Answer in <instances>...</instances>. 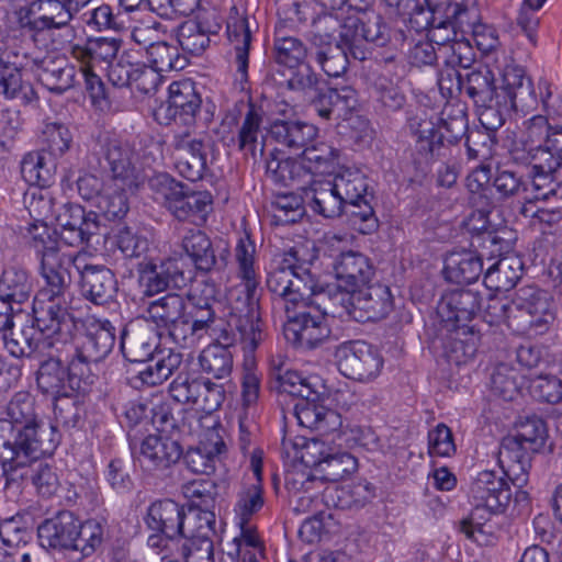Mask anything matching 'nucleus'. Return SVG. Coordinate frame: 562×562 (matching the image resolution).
Wrapping results in <instances>:
<instances>
[{
	"label": "nucleus",
	"mask_w": 562,
	"mask_h": 562,
	"mask_svg": "<svg viewBox=\"0 0 562 562\" xmlns=\"http://www.w3.org/2000/svg\"><path fill=\"white\" fill-rule=\"evenodd\" d=\"M56 448L53 447L50 450H43L38 453H27L25 459L20 458L22 451H15L12 456H8V460L0 458V484L5 502L16 504L29 480L32 481L42 497L49 498L58 492L60 482L56 470L49 463L41 460L45 456H50Z\"/></svg>",
	"instance_id": "0eeeda50"
},
{
	"label": "nucleus",
	"mask_w": 562,
	"mask_h": 562,
	"mask_svg": "<svg viewBox=\"0 0 562 562\" xmlns=\"http://www.w3.org/2000/svg\"><path fill=\"white\" fill-rule=\"evenodd\" d=\"M211 33L216 31L206 29L201 21L189 20L179 26L177 40L184 52L200 55L210 45Z\"/></svg>",
	"instance_id": "bf43d9fd"
},
{
	"label": "nucleus",
	"mask_w": 562,
	"mask_h": 562,
	"mask_svg": "<svg viewBox=\"0 0 562 562\" xmlns=\"http://www.w3.org/2000/svg\"><path fill=\"white\" fill-rule=\"evenodd\" d=\"M481 307V296L472 290H456L445 294L437 307L443 327L469 325Z\"/></svg>",
	"instance_id": "a878e982"
},
{
	"label": "nucleus",
	"mask_w": 562,
	"mask_h": 562,
	"mask_svg": "<svg viewBox=\"0 0 562 562\" xmlns=\"http://www.w3.org/2000/svg\"><path fill=\"white\" fill-rule=\"evenodd\" d=\"M517 379L518 373L514 368L507 364H499L491 374V392L504 401H513L520 391Z\"/></svg>",
	"instance_id": "338daca9"
},
{
	"label": "nucleus",
	"mask_w": 562,
	"mask_h": 562,
	"mask_svg": "<svg viewBox=\"0 0 562 562\" xmlns=\"http://www.w3.org/2000/svg\"><path fill=\"white\" fill-rule=\"evenodd\" d=\"M363 23L362 11L349 13L342 18L339 33L338 43L344 45L349 54L358 60L367 59V49L361 36Z\"/></svg>",
	"instance_id": "603ef678"
},
{
	"label": "nucleus",
	"mask_w": 562,
	"mask_h": 562,
	"mask_svg": "<svg viewBox=\"0 0 562 562\" xmlns=\"http://www.w3.org/2000/svg\"><path fill=\"white\" fill-rule=\"evenodd\" d=\"M465 92L475 105L490 104L499 97L493 71L484 66L467 75Z\"/></svg>",
	"instance_id": "8fccbe9b"
},
{
	"label": "nucleus",
	"mask_w": 562,
	"mask_h": 562,
	"mask_svg": "<svg viewBox=\"0 0 562 562\" xmlns=\"http://www.w3.org/2000/svg\"><path fill=\"white\" fill-rule=\"evenodd\" d=\"M146 57L148 66L159 72L182 70L188 63L187 58L179 53L178 47L167 42L150 43L146 47Z\"/></svg>",
	"instance_id": "5fc2aeb1"
},
{
	"label": "nucleus",
	"mask_w": 562,
	"mask_h": 562,
	"mask_svg": "<svg viewBox=\"0 0 562 562\" xmlns=\"http://www.w3.org/2000/svg\"><path fill=\"white\" fill-rule=\"evenodd\" d=\"M409 127L417 137V150L425 156L447 157L451 156L453 147L443 144V139L450 144L460 139L468 131V120L465 114L460 112L450 119H442V128L445 133L436 127V124L422 115H415L408 120Z\"/></svg>",
	"instance_id": "f8f14e48"
},
{
	"label": "nucleus",
	"mask_w": 562,
	"mask_h": 562,
	"mask_svg": "<svg viewBox=\"0 0 562 562\" xmlns=\"http://www.w3.org/2000/svg\"><path fill=\"white\" fill-rule=\"evenodd\" d=\"M312 168L306 167L301 157H284L283 154L276 151H271L266 161V173L273 182L302 192L306 189L305 184L312 181Z\"/></svg>",
	"instance_id": "7c9ffc66"
},
{
	"label": "nucleus",
	"mask_w": 562,
	"mask_h": 562,
	"mask_svg": "<svg viewBox=\"0 0 562 562\" xmlns=\"http://www.w3.org/2000/svg\"><path fill=\"white\" fill-rule=\"evenodd\" d=\"M308 49L306 45L294 36H278L273 43V58L279 65L294 68L304 63Z\"/></svg>",
	"instance_id": "e2e57ef3"
},
{
	"label": "nucleus",
	"mask_w": 562,
	"mask_h": 562,
	"mask_svg": "<svg viewBox=\"0 0 562 562\" xmlns=\"http://www.w3.org/2000/svg\"><path fill=\"white\" fill-rule=\"evenodd\" d=\"M186 300L177 293H168L155 301H151L146 312L149 319L158 327L165 328L170 338L179 345L186 315Z\"/></svg>",
	"instance_id": "c756f323"
},
{
	"label": "nucleus",
	"mask_w": 562,
	"mask_h": 562,
	"mask_svg": "<svg viewBox=\"0 0 562 562\" xmlns=\"http://www.w3.org/2000/svg\"><path fill=\"white\" fill-rule=\"evenodd\" d=\"M80 272V289L82 295L95 305H105L113 301L117 282L114 273L105 266L85 265L82 268L72 265Z\"/></svg>",
	"instance_id": "c85d7f7f"
},
{
	"label": "nucleus",
	"mask_w": 562,
	"mask_h": 562,
	"mask_svg": "<svg viewBox=\"0 0 562 562\" xmlns=\"http://www.w3.org/2000/svg\"><path fill=\"white\" fill-rule=\"evenodd\" d=\"M23 59L14 50L8 49L0 56V93L8 99L27 104L36 99L30 74L25 69Z\"/></svg>",
	"instance_id": "4be33fe9"
},
{
	"label": "nucleus",
	"mask_w": 562,
	"mask_h": 562,
	"mask_svg": "<svg viewBox=\"0 0 562 562\" xmlns=\"http://www.w3.org/2000/svg\"><path fill=\"white\" fill-rule=\"evenodd\" d=\"M336 194L347 207L346 214L359 231L369 233L376 228L378 220L372 205L368 200V183L364 176L358 170H344L330 180Z\"/></svg>",
	"instance_id": "4468645a"
},
{
	"label": "nucleus",
	"mask_w": 562,
	"mask_h": 562,
	"mask_svg": "<svg viewBox=\"0 0 562 562\" xmlns=\"http://www.w3.org/2000/svg\"><path fill=\"white\" fill-rule=\"evenodd\" d=\"M470 496L474 508L468 518L460 521V531L467 538L475 540V532L482 531V521L491 514L504 512L509 504L512 492L507 480L494 471H482L470 486Z\"/></svg>",
	"instance_id": "1a4fd4ad"
},
{
	"label": "nucleus",
	"mask_w": 562,
	"mask_h": 562,
	"mask_svg": "<svg viewBox=\"0 0 562 562\" xmlns=\"http://www.w3.org/2000/svg\"><path fill=\"white\" fill-rule=\"evenodd\" d=\"M484 254L472 250L452 251L445 259L446 279L454 283L475 282L483 272Z\"/></svg>",
	"instance_id": "4c0bfd02"
},
{
	"label": "nucleus",
	"mask_w": 562,
	"mask_h": 562,
	"mask_svg": "<svg viewBox=\"0 0 562 562\" xmlns=\"http://www.w3.org/2000/svg\"><path fill=\"white\" fill-rule=\"evenodd\" d=\"M261 123V112L254 104H249L248 111L238 130L237 138H232L233 143H237L239 150L254 158L257 156V150H259L261 156L265 150V146L258 142Z\"/></svg>",
	"instance_id": "09e8293b"
},
{
	"label": "nucleus",
	"mask_w": 562,
	"mask_h": 562,
	"mask_svg": "<svg viewBox=\"0 0 562 562\" xmlns=\"http://www.w3.org/2000/svg\"><path fill=\"white\" fill-rule=\"evenodd\" d=\"M137 272L138 284L145 296H153L168 288L181 289L192 279L191 270L184 269L180 257L139 262Z\"/></svg>",
	"instance_id": "aec40b11"
},
{
	"label": "nucleus",
	"mask_w": 562,
	"mask_h": 562,
	"mask_svg": "<svg viewBox=\"0 0 562 562\" xmlns=\"http://www.w3.org/2000/svg\"><path fill=\"white\" fill-rule=\"evenodd\" d=\"M158 335L147 323L128 325L121 337V349L130 362H144L155 357Z\"/></svg>",
	"instance_id": "f704fd0d"
},
{
	"label": "nucleus",
	"mask_w": 562,
	"mask_h": 562,
	"mask_svg": "<svg viewBox=\"0 0 562 562\" xmlns=\"http://www.w3.org/2000/svg\"><path fill=\"white\" fill-rule=\"evenodd\" d=\"M68 281L55 278L52 289L38 291L33 300L34 324L50 333L48 349L38 357L36 384L43 394L65 395L86 392L94 383L92 366L105 359L115 345V329L109 321H82L70 311L63 291Z\"/></svg>",
	"instance_id": "f257e3e1"
},
{
	"label": "nucleus",
	"mask_w": 562,
	"mask_h": 562,
	"mask_svg": "<svg viewBox=\"0 0 562 562\" xmlns=\"http://www.w3.org/2000/svg\"><path fill=\"white\" fill-rule=\"evenodd\" d=\"M173 148L179 173L192 182L201 180L206 170L207 158L203 140L190 133L177 134L173 137Z\"/></svg>",
	"instance_id": "393cba45"
},
{
	"label": "nucleus",
	"mask_w": 562,
	"mask_h": 562,
	"mask_svg": "<svg viewBox=\"0 0 562 562\" xmlns=\"http://www.w3.org/2000/svg\"><path fill=\"white\" fill-rule=\"evenodd\" d=\"M270 384L271 389L278 391L280 396L288 393H297L303 391L301 384L307 381L296 371L285 368L282 357L272 358L270 361Z\"/></svg>",
	"instance_id": "680f3d73"
},
{
	"label": "nucleus",
	"mask_w": 562,
	"mask_h": 562,
	"mask_svg": "<svg viewBox=\"0 0 562 562\" xmlns=\"http://www.w3.org/2000/svg\"><path fill=\"white\" fill-rule=\"evenodd\" d=\"M224 449L225 443L222 440L215 442L212 448L205 445L190 448L184 453L183 460L191 472L211 475L215 471L217 457Z\"/></svg>",
	"instance_id": "052dcab7"
},
{
	"label": "nucleus",
	"mask_w": 562,
	"mask_h": 562,
	"mask_svg": "<svg viewBox=\"0 0 562 562\" xmlns=\"http://www.w3.org/2000/svg\"><path fill=\"white\" fill-rule=\"evenodd\" d=\"M164 192L165 205L179 221H191L195 224L204 223L212 211L213 199L207 191H189L186 187L168 180Z\"/></svg>",
	"instance_id": "412c9836"
},
{
	"label": "nucleus",
	"mask_w": 562,
	"mask_h": 562,
	"mask_svg": "<svg viewBox=\"0 0 562 562\" xmlns=\"http://www.w3.org/2000/svg\"><path fill=\"white\" fill-rule=\"evenodd\" d=\"M216 321L215 310H191L186 312L180 342L181 346L194 342L205 336Z\"/></svg>",
	"instance_id": "13d9d810"
},
{
	"label": "nucleus",
	"mask_w": 562,
	"mask_h": 562,
	"mask_svg": "<svg viewBox=\"0 0 562 562\" xmlns=\"http://www.w3.org/2000/svg\"><path fill=\"white\" fill-rule=\"evenodd\" d=\"M330 180L311 181L303 191L305 202L317 214L326 218H336L346 214L347 207L336 194Z\"/></svg>",
	"instance_id": "ea45409f"
},
{
	"label": "nucleus",
	"mask_w": 562,
	"mask_h": 562,
	"mask_svg": "<svg viewBox=\"0 0 562 562\" xmlns=\"http://www.w3.org/2000/svg\"><path fill=\"white\" fill-rule=\"evenodd\" d=\"M7 417L0 419V458L7 459L15 451L38 453L59 443L55 426L37 418L34 397L29 392H16L7 405Z\"/></svg>",
	"instance_id": "f03ea898"
},
{
	"label": "nucleus",
	"mask_w": 562,
	"mask_h": 562,
	"mask_svg": "<svg viewBox=\"0 0 562 562\" xmlns=\"http://www.w3.org/2000/svg\"><path fill=\"white\" fill-rule=\"evenodd\" d=\"M303 247H293L281 258H276L268 272V290L286 302L299 304L310 300L316 286L310 271V260L304 258Z\"/></svg>",
	"instance_id": "6e6552de"
},
{
	"label": "nucleus",
	"mask_w": 562,
	"mask_h": 562,
	"mask_svg": "<svg viewBox=\"0 0 562 562\" xmlns=\"http://www.w3.org/2000/svg\"><path fill=\"white\" fill-rule=\"evenodd\" d=\"M304 392L288 393L295 397L290 413L302 427L317 430L323 436H328L338 431L342 426V419L339 413L329 409L319 403L321 395L314 391L308 381L301 384Z\"/></svg>",
	"instance_id": "dca6fc26"
},
{
	"label": "nucleus",
	"mask_w": 562,
	"mask_h": 562,
	"mask_svg": "<svg viewBox=\"0 0 562 562\" xmlns=\"http://www.w3.org/2000/svg\"><path fill=\"white\" fill-rule=\"evenodd\" d=\"M227 35L234 47L236 70L240 81L248 80L249 48L251 44V31L247 16H231L227 22Z\"/></svg>",
	"instance_id": "c03bdc74"
},
{
	"label": "nucleus",
	"mask_w": 562,
	"mask_h": 562,
	"mask_svg": "<svg viewBox=\"0 0 562 562\" xmlns=\"http://www.w3.org/2000/svg\"><path fill=\"white\" fill-rule=\"evenodd\" d=\"M43 334L38 327L24 326L20 330L4 333L2 335L3 344L9 353L16 358H38L44 356V351L48 349L46 345L50 333L47 337L42 339Z\"/></svg>",
	"instance_id": "58836bf2"
},
{
	"label": "nucleus",
	"mask_w": 562,
	"mask_h": 562,
	"mask_svg": "<svg viewBox=\"0 0 562 562\" xmlns=\"http://www.w3.org/2000/svg\"><path fill=\"white\" fill-rule=\"evenodd\" d=\"M181 456L182 449L177 440L149 435L142 441L139 462L146 471H164L176 464Z\"/></svg>",
	"instance_id": "2f4dec72"
},
{
	"label": "nucleus",
	"mask_w": 562,
	"mask_h": 562,
	"mask_svg": "<svg viewBox=\"0 0 562 562\" xmlns=\"http://www.w3.org/2000/svg\"><path fill=\"white\" fill-rule=\"evenodd\" d=\"M548 437L544 420L538 416H526L516 424V434L505 437L498 450V463L504 474H517L525 471V451L538 452Z\"/></svg>",
	"instance_id": "9b49d317"
},
{
	"label": "nucleus",
	"mask_w": 562,
	"mask_h": 562,
	"mask_svg": "<svg viewBox=\"0 0 562 562\" xmlns=\"http://www.w3.org/2000/svg\"><path fill=\"white\" fill-rule=\"evenodd\" d=\"M352 318L357 322H376L393 310L390 288L384 284H367L357 290L353 297Z\"/></svg>",
	"instance_id": "bb28decb"
},
{
	"label": "nucleus",
	"mask_w": 562,
	"mask_h": 562,
	"mask_svg": "<svg viewBox=\"0 0 562 562\" xmlns=\"http://www.w3.org/2000/svg\"><path fill=\"white\" fill-rule=\"evenodd\" d=\"M328 293H321L316 301L302 302V310L289 317L285 336L296 347L315 349L326 342L331 335L327 315L335 316L336 311L323 305Z\"/></svg>",
	"instance_id": "9d476101"
},
{
	"label": "nucleus",
	"mask_w": 562,
	"mask_h": 562,
	"mask_svg": "<svg viewBox=\"0 0 562 562\" xmlns=\"http://www.w3.org/2000/svg\"><path fill=\"white\" fill-rule=\"evenodd\" d=\"M169 98L156 112L157 119L168 124L171 120H179L184 125L194 123L196 113L201 108V97L190 80L175 81L169 86Z\"/></svg>",
	"instance_id": "5701e85b"
},
{
	"label": "nucleus",
	"mask_w": 562,
	"mask_h": 562,
	"mask_svg": "<svg viewBox=\"0 0 562 562\" xmlns=\"http://www.w3.org/2000/svg\"><path fill=\"white\" fill-rule=\"evenodd\" d=\"M135 150L126 142L119 139H100L88 156V165L92 170L109 169L115 183L133 190L137 187Z\"/></svg>",
	"instance_id": "ddd939ff"
},
{
	"label": "nucleus",
	"mask_w": 562,
	"mask_h": 562,
	"mask_svg": "<svg viewBox=\"0 0 562 562\" xmlns=\"http://www.w3.org/2000/svg\"><path fill=\"white\" fill-rule=\"evenodd\" d=\"M397 9L409 16V23L417 32H429L435 23H442V15L437 8L425 4L423 0H398Z\"/></svg>",
	"instance_id": "4d7b16f0"
},
{
	"label": "nucleus",
	"mask_w": 562,
	"mask_h": 562,
	"mask_svg": "<svg viewBox=\"0 0 562 562\" xmlns=\"http://www.w3.org/2000/svg\"><path fill=\"white\" fill-rule=\"evenodd\" d=\"M510 157L547 179L562 167V127L551 126L546 116H532L525 122L522 137L513 145Z\"/></svg>",
	"instance_id": "423d86ee"
},
{
	"label": "nucleus",
	"mask_w": 562,
	"mask_h": 562,
	"mask_svg": "<svg viewBox=\"0 0 562 562\" xmlns=\"http://www.w3.org/2000/svg\"><path fill=\"white\" fill-rule=\"evenodd\" d=\"M19 26L22 35L34 43L44 32L67 26L72 15L61 0H33L19 11Z\"/></svg>",
	"instance_id": "a211bd4d"
},
{
	"label": "nucleus",
	"mask_w": 562,
	"mask_h": 562,
	"mask_svg": "<svg viewBox=\"0 0 562 562\" xmlns=\"http://www.w3.org/2000/svg\"><path fill=\"white\" fill-rule=\"evenodd\" d=\"M270 135L280 146L301 151L317 138L315 125L301 120L277 119L270 125Z\"/></svg>",
	"instance_id": "e433bc0d"
},
{
	"label": "nucleus",
	"mask_w": 562,
	"mask_h": 562,
	"mask_svg": "<svg viewBox=\"0 0 562 562\" xmlns=\"http://www.w3.org/2000/svg\"><path fill=\"white\" fill-rule=\"evenodd\" d=\"M348 54V49L338 42L311 46V55L329 77H339L347 71Z\"/></svg>",
	"instance_id": "de8ad7c7"
},
{
	"label": "nucleus",
	"mask_w": 562,
	"mask_h": 562,
	"mask_svg": "<svg viewBox=\"0 0 562 562\" xmlns=\"http://www.w3.org/2000/svg\"><path fill=\"white\" fill-rule=\"evenodd\" d=\"M484 317L491 325L506 324L518 335H538L548 330L555 310L548 292L527 285L516 290L512 297H491Z\"/></svg>",
	"instance_id": "7ed1b4c3"
},
{
	"label": "nucleus",
	"mask_w": 562,
	"mask_h": 562,
	"mask_svg": "<svg viewBox=\"0 0 562 562\" xmlns=\"http://www.w3.org/2000/svg\"><path fill=\"white\" fill-rule=\"evenodd\" d=\"M521 263L518 258L507 256L498 258L486 268L483 282L486 288L495 291H508L521 277Z\"/></svg>",
	"instance_id": "a18cd8bd"
},
{
	"label": "nucleus",
	"mask_w": 562,
	"mask_h": 562,
	"mask_svg": "<svg viewBox=\"0 0 562 562\" xmlns=\"http://www.w3.org/2000/svg\"><path fill=\"white\" fill-rule=\"evenodd\" d=\"M201 370L215 379L227 378L233 369V356L228 348L221 344L207 346L199 356Z\"/></svg>",
	"instance_id": "864d4df0"
},
{
	"label": "nucleus",
	"mask_w": 562,
	"mask_h": 562,
	"mask_svg": "<svg viewBox=\"0 0 562 562\" xmlns=\"http://www.w3.org/2000/svg\"><path fill=\"white\" fill-rule=\"evenodd\" d=\"M341 20L334 13H322L314 18L307 35L310 46L337 43L335 34L340 33Z\"/></svg>",
	"instance_id": "774afa93"
},
{
	"label": "nucleus",
	"mask_w": 562,
	"mask_h": 562,
	"mask_svg": "<svg viewBox=\"0 0 562 562\" xmlns=\"http://www.w3.org/2000/svg\"><path fill=\"white\" fill-rule=\"evenodd\" d=\"M34 65L38 81L50 92L60 94L77 82L78 71L64 56H45Z\"/></svg>",
	"instance_id": "473e14b6"
},
{
	"label": "nucleus",
	"mask_w": 562,
	"mask_h": 562,
	"mask_svg": "<svg viewBox=\"0 0 562 562\" xmlns=\"http://www.w3.org/2000/svg\"><path fill=\"white\" fill-rule=\"evenodd\" d=\"M122 43L121 40L114 37L90 38L83 45H72L69 53L77 63L94 67L104 63L109 66L120 55Z\"/></svg>",
	"instance_id": "a19ab883"
},
{
	"label": "nucleus",
	"mask_w": 562,
	"mask_h": 562,
	"mask_svg": "<svg viewBox=\"0 0 562 562\" xmlns=\"http://www.w3.org/2000/svg\"><path fill=\"white\" fill-rule=\"evenodd\" d=\"M326 456L318 470L324 481L338 482L352 474L358 468L357 459L336 446H333Z\"/></svg>",
	"instance_id": "6e6d98bb"
},
{
	"label": "nucleus",
	"mask_w": 562,
	"mask_h": 562,
	"mask_svg": "<svg viewBox=\"0 0 562 562\" xmlns=\"http://www.w3.org/2000/svg\"><path fill=\"white\" fill-rule=\"evenodd\" d=\"M187 513L184 507L172 499L154 502L147 509L145 522L147 527L167 537H182Z\"/></svg>",
	"instance_id": "72a5a7b5"
},
{
	"label": "nucleus",
	"mask_w": 562,
	"mask_h": 562,
	"mask_svg": "<svg viewBox=\"0 0 562 562\" xmlns=\"http://www.w3.org/2000/svg\"><path fill=\"white\" fill-rule=\"evenodd\" d=\"M29 235L34 241V247L42 254L41 273L45 280V285L40 291L50 290V282L55 278H65L67 285L63 291L65 300H69V289L71 285L70 268L77 261V258L70 254L61 252L50 237L49 228L43 222L34 223L29 227Z\"/></svg>",
	"instance_id": "2eb2a0df"
},
{
	"label": "nucleus",
	"mask_w": 562,
	"mask_h": 562,
	"mask_svg": "<svg viewBox=\"0 0 562 562\" xmlns=\"http://www.w3.org/2000/svg\"><path fill=\"white\" fill-rule=\"evenodd\" d=\"M333 267L339 282L338 286L349 291H357L369 284L375 274L371 260L363 254L352 250L339 254Z\"/></svg>",
	"instance_id": "cd10ccee"
},
{
	"label": "nucleus",
	"mask_w": 562,
	"mask_h": 562,
	"mask_svg": "<svg viewBox=\"0 0 562 562\" xmlns=\"http://www.w3.org/2000/svg\"><path fill=\"white\" fill-rule=\"evenodd\" d=\"M179 246L189 257L195 270L207 273L224 266L225 258L215 255L210 236L196 227H182L179 229Z\"/></svg>",
	"instance_id": "b1692460"
},
{
	"label": "nucleus",
	"mask_w": 562,
	"mask_h": 562,
	"mask_svg": "<svg viewBox=\"0 0 562 562\" xmlns=\"http://www.w3.org/2000/svg\"><path fill=\"white\" fill-rule=\"evenodd\" d=\"M138 53L135 50H123L108 66V78L115 87L124 88L133 85V78L139 65Z\"/></svg>",
	"instance_id": "0e129e2a"
},
{
	"label": "nucleus",
	"mask_w": 562,
	"mask_h": 562,
	"mask_svg": "<svg viewBox=\"0 0 562 562\" xmlns=\"http://www.w3.org/2000/svg\"><path fill=\"white\" fill-rule=\"evenodd\" d=\"M439 13L442 15V23H435L429 30L431 42L447 48L448 43L458 40L459 33L463 35L472 32L474 36H479L481 14L476 0H456L446 8V12Z\"/></svg>",
	"instance_id": "6ab92c4d"
},
{
	"label": "nucleus",
	"mask_w": 562,
	"mask_h": 562,
	"mask_svg": "<svg viewBox=\"0 0 562 562\" xmlns=\"http://www.w3.org/2000/svg\"><path fill=\"white\" fill-rule=\"evenodd\" d=\"M446 333L441 336V356L450 364L457 367L467 364L476 352V337L472 327H443Z\"/></svg>",
	"instance_id": "c9c22d12"
},
{
	"label": "nucleus",
	"mask_w": 562,
	"mask_h": 562,
	"mask_svg": "<svg viewBox=\"0 0 562 562\" xmlns=\"http://www.w3.org/2000/svg\"><path fill=\"white\" fill-rule=\"evenodd\" d=\"M334 356L341 374L360 382L376 378L383 367L378 349L364 340L345 341L336 348Z\"/></svg>",
	"instance_id": "f3484780"
},
{
	"label": "nucleus",
	"mask_w": 562,
	"mask_h": 562,
	"mask_svg": "<svg viewBox=\"0 0 562 562\" xmlns=\"http://www.w3.org/2000/svg\"><path fill=\"white\" fill-rule=\"evenodd\" d=\"M255 244L248 237L240 238L235 248L238 274L244 281L245 299L233 305L234 327L239 334V341L246 352L252 353L268 337L267 325L261 317L258 281L254 268Z\"/></svg>",
	"instance_id": "20e7f679"
},
{
	"label": "nucleus",
	"mask_w": 562,
	"mask_h": 562,
	"mask_svg": "<svg viewBox=\"0 0 562 562\" xmlns=\"http://www.w3.org/2000/svg\"><path fill=\"white\" fill-rule=\"evenodd\" d=\"M145 367L138 371L137 378L143 384L155 386L161 384L182 366V356L179 352L168 351L144 361Z\"/></svg>",
	"instance_id": "49530a36"
},
{
	"label": "nucleus",
	"mask_w": 562,
	"mask_h": 562,
	"mask_svg": "<svg viewBox=\"0 0 562 562\" xmlns=\"http://www.w3.org/2000/svg\"><path fill=\"white\" fill-rule=\"evenodd\" d=\"M37 538L48 551L80 552L87 558L102 546L104 527L94 519L81 521L72 512L60 510L37 526Z\"/></svg>",
	"instance_id": "39448f33"
},
{
	"label": "nucleus",
	"mask_w": 562,
	"mask_h": 562,
	"mask_svg": "<svg viewBox=\"0 0 562 562\" xmlns=\"http://www.w3.org/2000/svg\"><path fill=\"white\" fill-rule=\"evenodd\" d=\"M215 532V512L214 509L190 508L184 521L183 538L186 542L195 546L203 540H212L211 536Z\"/></svg>",
	"instance_id": "3c124183"
},
{
	"label": "nucleus",
	"mask_w": 562,
	"mask_h": 562,
	"mask_svg": "<svg viewBox=\"0 0 562 562\" xmlns=\"http://www.w3.org/2000/svg\"><path fill=\"white\" fill-rule=\"evenodd\" d=\"M226 488V481L207 477L187 482L182 485V493L190 501V508L215 509Z\"/></svg>",
	"instance_id": "37998d69"
},
{
	"label": "nucleus",
	"mask_w": 562,
	"mask_h": 562,
	"mask_svg": "<svg viewBox=\"0 0 562 562\" xmlns=\"http://www.w3.org/2000/svg\"><path fill=\"white\" fill-rule=\"evenodd\" d=\"M504 90L514 108L527 105L528 99L532 97L531 80L525 77L524 71L518 68H508L505 70Z\"/></svg>",
	"instance_id": "69168bd1"
},
{
	"label": "nucleus",
	"mask_w": 562,
	"mask_h": 562,
	"mask_svg": "<svg viewBox=\"0 0 562 562\" xmlns=\"http://www.w3.org/2000/svg\"><path fill=\"white\" fill-rule=\"evenodd\" d=\"M33 293L30 273L20 267L5 268L0 277V300L8 305L22 307Z\"/></svg>",
	"instance_id": "79ce46f5"
}]
</instances>
